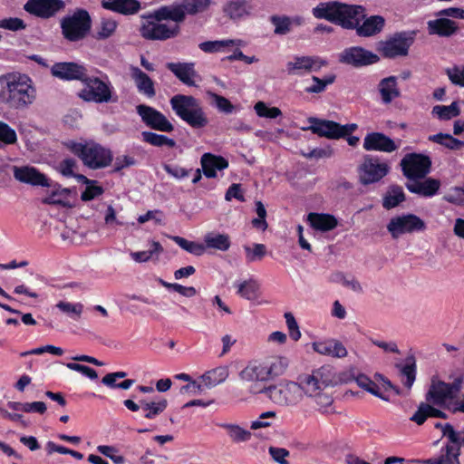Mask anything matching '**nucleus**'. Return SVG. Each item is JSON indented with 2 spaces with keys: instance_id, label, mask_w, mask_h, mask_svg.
<instances>
[{
  "instance_id": "nucleus-27",
  "label": "nucleus",
  "mask_w": 464,
  "mask_h": 464,
  "mask_svg": "<svg viewBox=\"0 0 464 464\" xmlns=\"http://www.w3.org/2000/svg\"><path fill=\"white\" fill-rule=\"evenodd\" d=\"M101 5L103 9L123 15L135 14L141 8L138 0H102Z\"/></svg>"
},
{
  "instance_id": "nucleus-37",
  "label": "nucleus",
  "mask_w": 464,
  "mask_h": 464,
  "mask_svg": "<svg viewBox=\"0 0 464 464\" xmlns=\"http://www.w3.org/2000/svg\"><path fill=\"white\" fill-rule=\"evenodd\" d=\"M302 18L295 17L292 19L287 15L274 14L270 16V22L275 26L274 33L278 35H285L292 30L293 23L301 24Z\"/></svg>"
},
{
  "instance_id": "nucleus-34",
  "label": "nucleus",
  "mask_w": 464,
  "mask_h": 464,
  "mask_svg": "<svg viewBox=\"0 0 464 464\" xmlns=\"http://www.w3.org/2000/svg\"><path fill=\"white\" fill-rule=\"evenodd\" d=\"M51 188H53L52 192L43 199L44 204L48 205H58L64 208L71 207L68 200V197L71 193V189L67 188H62L60 184L54 183Z\"/></svg>"
},
{
  "instance_id": "nucleus-54",
  "label": "nucleus",
  "mask_w": 464,
  "mask_h": 464,
  "mask_svg": "<svg viewBox=\"0 0 464 464\" xmlns=\"http://www.w3.org/2000/svg\"><path fill=\"white\" fill-rule=\"evenodd\" d=\"M56 307L74 320L80 319L83 311V304L81 303L60 301L56 304Z\"/></svg>"
},
{
  "instance_id": "nucleus-25",
  "label": "nucleus",
  "mask_w": 464,
  "mask_h": 464,
  "mask_svg": "<svg viewBox=\"0 0 464 464\" xmlns=\"http://www.w3.org/2000/svg\"><path fill=\"white\" fill-rule=\"evenodd\" d=\"M313 349L319 354L334 358H344L348 353L345 346L336 339L314 342Z\"/></svg>"
},
{
  "instance_id": "nucleus-62",
  "label": "nucleus",
  "mask_w": 464,
  "mask_h": 464,
  "mask_svg": "<svg viewBox=\"0 0 464 464\" xmlns=\"http://www.w3.org/2000/svg\"><path fill=\"white\" fill-rule=\"evenodd\" d=\"M0 140L7 145L14 144L17 141L15 130L2 121H0Z\"/></svg>"
},
{
  "instance_id": "nucleus-23",
  "label": "nucleus",
  "mask_w": 464,
  "mask_h": 464,
  "mask_svg": "<svg viewBox=\"0 0 464 464\" xmlns=\"http://www.w3.org/2000/svg\"><path fill=\"white\" fill-rule=\"evenodd\" d=\"M363 149L368 151L378 150L392 152L397 149V146L395 142L385 134L381 132H371L364 138Z\"/></svg>"
},
{
  "instance_id": "nucleus-20",
  "label": "nucleus",
  "mask_w": 464,
  "mask_h": 464,
  "mask_svg": "<svg viewBox=\"0 0 464 464\" xmlns=\"http://www.w3.org/2000/svg\"><path fill=\"white\" fill-rule=\"evenodd\" d=\"M14 177L16 180L31 186L45 188L53 186V181L47 176L32 166L14 167Z\"/></svg>"
},
{
  "instance_id": "nucleus-44",
  "label": "nucleus",
  "mask_w": 464,
  "mask_h": 464,
  "mask_svg": "<svg viewBox=\"0 0 464 464\" xmlns=\"http://www.w3.org/2000/svg\"><path fill=\"white\" fill-rule=\"evenodd\" d=\"M265 363L269 375V380L282 375L288 366L287 360L284 357H272L266 360Z\"/></svg>"
},
{
  "instance_id": "nucleus-45",
  "label": "nucleus",
  "mask_w": 464,
  "mask_h": 464,
  "mask_svg": "<svg viewBox=\"0 0 464 464\" xmlns=\"http://www.w3.org/2000/svg\"><path fill=\"white\" fill-rule=\"evenodd\" d=\"M141 136L143 141L155 147L167 146L169 148H174L176 146V141L173 139H170L162 134H158L151 131H142Z\"/></svg>"
},
{
  "instance_id": "nucleus-39",
  "label": "nucleus",
  "mask_w": 464,
  "mask_h": 464,
  "mask_svg": "<svg viewBox=\"0 0 464 464\" xmlns=\"http://www.w3.org/2000/svg\"><path fill=\"white\" fill-rule=\"evenodd\" d=\"M218 426L227 430V436L235 443L248 441L252 437L250 430H246L237 424L220 423Z\"/></svg>"
},
{
  "instance_id": "nucleus-22",
  "label": "nucleus",
  "mask_w": 464,
  "mask_h": 464,
  "mask_svg": "<svg viewBox=\"0 0 464 464\" xmlns=\"http://www.w3.org/2000/svg\"><path fill=\"white\" fill-rule=\"evenodd\" d=\"M459 28L457 22L444 16H437L436 19L427 22V30L430 35L450 37L457 34Z\"/></svg>"
},
{
  "instance_id": "nucleus-35",
  "label": "nucleus",
  "mask_w": 464,
  "mask_h": 464,
  "mask_svg": "<svg viewBox=\"0 0 464 464\" xmlns=\"http://www.w3.org/2000/svg\"><path fill=\"white\" fill-rule=\"evenodd\" d=\"M228 377V369L226 366H219L206 372L200 376L206 388H213L226 381Z\"/></svg>"
},
{
  "instance_id": "nucleus-32",
  "label": "nucleus",
  "mask_w": 464,
  "mask_h": 464,
  "mask_svg": "<svg viewBox=\"0 0 464 464\" xmlns=\"http://www.w3.org/2000/svg\"><path fill=\"white\" fill-rule=\"evenodd\" d=\"M240 378L247 382H265L269 380L266 366L264 362H253L247 364L241 372Z\"/></svg>"
},
{
  "instance_id": "nucleus-9",
  "label": "nucleus",
  "mask_w": 464,
  "mask_h": 464,
  "mask_svg": "<svg viewBox=\"0 0 464 464\" xmlns=\"http://www.w3.org/2000/svg\"><path fill=\"white\" fill-rule=\"evenodd\" d=\"M311 123L309 127L303 128L304 130H311L314 134L319 137H325L327 139L337 140L340 138H346L357 129L355 123L341 125L338 122L329 120H321L315 117L308 118Z\"/></svg>"
},
{
  "instance_id": "nucleus-58",
  "label": "nucleus",
  "mask_w": 464,
  "mask_h": 464,
  "mask_svg": "<svg viewBox=\"0 0 464 464\" xmlns=\"http://www.w3.org/2000/svg\"><path fill=\"white\" fill-rule=\"evenodd\" d=\"M117 26L118 24L115 20L102 18L101 21L100 29L97 32V39L104 40L109 38L114 34Z\"/></svg>"
},
{
  "instance_id": "nucleus-21",
  "label": "nucleus",
  "mask_w": 464,
  "mask_h": 464,
  "mask_svg": "<svg viewBox=\"0 0 464 464\" xmlns=\"http://www.w3.org/2000/svg\"><path fill=\"white\" fill-rule=\"evenodd\" d=\"M223 12L233 21H240L256 14L253 0H230L223 6Z\"/></svg>"
},
{
  "instance_id": "nucleus-36",
  "label": "nucleus",
  "mask_w": 464,
  "mask_h": 464,
  "mask_svg": "<svg viewBox=\"0 0 464 464\" xmlns=\"http://www.w3.org/2000/svg\"><path fill=\"white\" fill-rule=\"evenodd\" d=\"M206 248H212L222 252L227 251L231 246L230 237L227 234L208 233L204 237Z\"/></svg>"
},
{
  "instance_id": "nucleus-10",
  "label": "nucleus",
  "mask_w": 464,
  "mask_h": 464,
  "mask_svg": "<svg viewBox=\"0 0 464 464\" xmlns=\"http://www.w3.org/2000/svg\"><path fill=\"white\" fill-rule=\"evenodd\" d=\"M261 392L266 394L271 401L279 405H295L303 398L298 382H289L279 386H269L264 388Z\"/></svg>"
},
{
  "instance_id": "nucleus-8",
  "label": "nucleus",
  "mask_w": 464,
  "mask_h": 464,
  "mask_svg": "<svg viewBox=\"0 0 464 464\" xmlns=\"http://www.w3.org/2000/svg\"><path fill=\"white\" fill-rule=\"evenodd\" d=\"M416 34V31L397 32L385 41L379 42L377 51L382 57L389 59L406 56L414 43Z\"/></svg>"
},
{
  "instance_id": "nucleus-40",
  "label": "nucleus",
  "mask_w": 464,
  "mask_h": 464,
  "mask_svg": "<svg viewBox=\"0 0 464 464\" xmlns=\"http://www.w3.org/2000/svg\"><path fill=\"white\" fill-rule=\"evenodd\" d=\"M405 200L403 189L399 185H391L387 194L383 198L382 206L386 209H392Z\"/></svg>"
},
{
  "instance_id": "nucleus-12",
  "label": "nucleus",
  "mask_w": 464,
  "mask_h": 464,
  "mask_svg": "<svg viewBox=\"0 0 464 464\" xmlns=\"http://www.w3.org/2000/svg\"><path fill=\"white\" fill-rule=\"evenodd\" d=\"M460 390V381L447 383L442 381L432 380L425 399L428 402L444 406L448 400H453Z\"/></svg>"
},
{
  "instance_id": "nucleus-59",
  "label": "nucleus",
  "mask_w": 464,
  "mask_h": 464,
  "mask_svg": "<svg viewBox=\"0 0 464 464\" xmlns=\"http://www.w3.org/2000/svg\"><path fill=\"white\" fill-rule=\"evenodd\" d=\"M75 169H77V162L72 158L63 159L56 166V170L65 178H72Z\"/></svg>"
},
{
  "instance_id": "nucleus-15",
  "label": "nucleus",
  "mask_w": 464,
  "mask_h": 464,
  "mask_svg": "<svg viewBox=\"0 0 464 464\" xmlns=\"http://www.w3.org/2000/svg\"><path fill=\"white\" fill-rule=\"evenodd\" d=\"M136 111L142 122L150 129L161 132H171L174 130L173 124L161 111L155 108L146 104H140L136 107Z\"/></svg>"
},
{
  "instance_id": "nucleus-50",
  "label": "nucleus",
  "mask_w": 464,
  "mask_h": 464,
  "mask_svg": "<svg viewBox=\"0 0 464 464\" xmlns=\"http://www.w3.org/2000/svg\"><path fill=\"white\" fill-rule=\"evenodd\" d=\"M336 76L334 74H328L323 79L313 76L312 81L314 84L304 89L307 93H320L324 92L326 87L334 82Z\"/></svg>"
},
{
  "instance_id": "nucleus-63",
  "label": "nucleus",
  "mask_w": 464,
  "mask_h": 464,
  "mask_svg": "<svg viewBox=\"0 0 464 464\" xmlns=\"http://www.w3.org/2000/svg\"><path fill=\"white\" fill-rule=\"evenodd\" d=\"M0 28L6 29L9 31H20L26 28L24 21L18 17H9L0 20Z\"/></svg>"
},
{
  "instance_id": "nucleus-42",
  "label": "nucleus",
  "mask_w": 464,
  "mask_h": 464,
  "mask_svg": "<svg viewBox=\"0 0 464 464\" xmlns=\"http://www.w3.org/2000/svg\"><path fill=\"white\" fill-rule=\"evenodd\" d=\"M429 140L442 145L447 149L453 150H459L464 147V141L454 138L450 134H446L442 132L430 135L429 137Z\"/></svg>"
},
{
  "instance_id": "nucleus-55",
  "label": "nucleus",
  "mask_w": 464,
  "mask_h": 464,
  "mask_svg": "<svg viewBox=\"0 0 464 464\" xmlns=\"http://www.w3.org/2000/svg\"><path fill=\"white\" fill-rule=\"evenodd\" d=\"M255 111L258 117L266 119H276L282 115V111L277 107H268L264 102H257L254 106Z\"/></svg>"
},
{
  "instance_id": "nucleus-2",
  "label": "nucleus",
  "mask_w": 464,
  "mask_h": 464,
  "mask_svg": "<svg viewBox=\"0 0 464 464\" xmlns=\"http://www.w3.org/2000/svg\"><path fill=\"white\" fill-rule=\"evenodd\" d=\"M317 19H324L346 30H355L360 37H372L380 34L385 26L383 16L375 14L366 17V9L360 5H349L339 1L319 3L312 10Z\"/></svg>"
},
{
  "instance_id": "nucleus-16",
  "label": "nucleus",
  "mask_w": 464,
  "mask_h": 464,
  "mask_svg": "<svg viewBox=\"0 0 464 464\" xmlns=\"http://www.w3.org/2000/svg\"><path fill=\"white\" fill-rule=\"evenodd\" d=\"M64 7L63 0H27L24 5L26 13L41 19L54 17Z\"/></svg>"
},
{
  "instance_id": "nucleus-57",
  "label": "nucleus",
  "mask_w": 464,
  "mask_h": 464,
  "mask_svg": "<svg viewBox=\"0 0 464 464\" xmlns=\"http://www.w3.org/2000/svg\"><path fill=\"white\" fill-rule=\"evenodd\" d=\"M312 374L317 379L323 390L333 384V374L329 367L322 366L313 371Z\"/></svg>"
},
{
  "instance_id": "nucleus-4",
  "label": "nucleus",
  "mask_w": 464,
  "mask_h": 464,
  "mask_svg": "<svg viewBox=\"0 0 464 464\" xmlns=\"http://www.w3.org/2000/svg\"><path fill=\"white\" fill-rule=\"evenodd\" d=\"M172 111L187 124L194 129L208 125V117L200 102L192 95L176 94L169 100Z\"/></svg>"
},
{
  "instance_id": "nucleus-29",
  "label": "nucleus",
  "mask_w": 464,
  "mask_h": 464,
  "mask_svg": "<svg viewBox=\"0 0 464 464\" xmlns=\"http://www.w3.org/2000/svg\"><path fill=\"white\" fill-rule=\"evenodd\" d=\"M130 76L135 82L138 92L148 98L156 95L155 84L152 79L139 67H130Z\"/></svg>"
},
{
  "instance_id": "nucleus-43",
  "label": "nucleus",
  "mask_w": 464,
  "mask_h": 464,
  "mask_svg": "<svg viewBox=\"0 0 464 464\" xmlns=\"http://www.w3.org/2000/svg\"><path fill=\"white\" fill-rule=\"evenodd\" d=\"M298 384L300 385L302 394L304 393L309 397H313L319 391H323L319 382L313 374H302L298 377Z\"/></svg>"
},
{
  "instance_id": "nucleus-17",
  "label": "nucleus",
  "mask_w": 464,
  "mask_h": 464,
  "mask_svg": "<svg viewBox=\"0 0 464 464\" xmlns=\"http://www.w3.org/2000/svg\"><path fill=\"white\" fill-rule=\"evenodd\" d=\"M327 62L319 56H295L293 61L286 63L289 75H304L312 72H318L325 66Z\"/></svg>"
},
{
  "instance_id": "nucleus-30",
  "label": "nucleus",
  "mask_w": 464,
  "mask_h": 464,
  "mask_svg": "<svg viewBox=\"0 0 464 464\" xmlns=\"http://www.w3.org/2000/svg\"><path fill=\"white\" fill-rule=\"evenodd\" d=\"M307 222L314 230L321 232L331 231L338 225L337 218L327 213L311 212L307 215Z\"/></svg>"
},
{
  "instance_id": "nucleus-51",
  "label": "nucleus",
  "mask_w": 464,
  "mask_h": 464,
  "mask_svg": "<svg viewBox=\"0 0 464 464\" xmlns=\"http://www.w3.org/2000/svg\"><path fill=\"white\" fill-rule=\"evenodd\" d=\"M233 40H216V41H206L198 44V48L207 53H218L224 50V48L234 45Z\"/></svg>"
},
{
  "instance_id": "nucleus-38",
  "label": "nucleus",
  "mask_w": 464,
  "mask_h": 464,
  "mask_svg": "<svg viewBox=\"0 0 464 464\" xmlns=\"http://www.w3.org/2000/svg\"><path fill=\"white\" fill-rule=\"evenodd\" d=\"M436 429H440L444 437H446L449 442L446 446H456L461 450L464 446V431L458 432L454 430L450 423L442 424L438 422L435 424Z\"/></svg>"
},
{
  "instance_id": "nucleus-48",
  "label": "nucleus",
  "mask_w": 464,
  "mask_h": 464,
  "mask_svg": "<svg viewBox=\"0 0 464 464\" xmlns=\"http://www.w3.org/2000/svg\"><path fill=\"white\" fill-rule=\"evenodd\" d=\"M432 114L436 115L439 119L447 121L460 114L458 102H453L450 105H436L432 108Z\"/></svg>"
},
{
  "instance_id": "nucleus-33",
  "label": "nucleus",
  "mask_w": 464,
  "mask_h": 464,
  "mask_svg": "<svg viewBox=\"0 0 464 464\" xmlns=\"http://www.w3.org/2000/svg\"><path fill=\"white\" fill-rule=\"evenodd\" d=\"M396 367L400 371V374L405 380L402 383L408 389H411L415 382L417 373L416 359L413 354L408 355L403 363H397Z\"/></svg>"
},
{
  "instance_id": "nucleus-11",
  "label": "nucleus",
  "mask_w": 464,
  "mask_h": 464,
  "mask_svg": "<svg viewBox=\"0 0 464 464\" xmlns=\"http://www.w3.org/2000/svg\"><path fill=\"white\" fill-rule=\"evenodd\" d=\"M401 166L408 179H423L430 172L431 160L421 153H408L401 160Z\"/></svg>"
},
{
  "instance_id": "nucleus-52",
  "label": "nucleus",
  "mask_w": 464,
  "mask_h": 464,
  "mask_svg": "<svg viewBox=\"0 0 464 464\" xmlns=\"http://www.w3.org/2000/svg\"><path fill=\"white\" fill-rule=\"evenodd\" d=\"M244 250L247 263L261 261L266 255V246L260 243L253 244L252 247L244 246Z\"/></svg>"
},
{
  "instance_id": "nucleus-7",
  "label": "nucleus",
  "mask_w": 464,
  "mask_h": 464,
  "mask_svg": "<svg viewBox=\"0 0 464 464\" xmlns=\"http://www.w3.org/2000/svg\"><path fill=\"white\" fill-rule=\"evenodd\" d=\"M62 34L68 42L75 43L87 37L92 29L89 12L77 8L72 14L65 15L60 22Z\"/></svg>"
},
{
  "instance_id": "nucleus-13",
  "label": "nucleus",
  "mask_w": 464,
  "mask_h": 464,
  "mask_svg": "<svg viewBox=\"0 0 464 464\" xmlns=\"http://www.w3.org/2000/svg\"><path fill=\"white\" fill-rule=\"evenodd\" d=\"M390 170L385 162H380L378 158L367 155L358 168L359 180L362 185H370L380 181Z\"/></svg>"
},
{
  "instance_id": "nucleus-46",
  "label": "nucleus",
  "mask_w": 464,
  "mask_h": 464,
  "mask_svg": "<svg viewBox=\"0 0 464 464\" xmlns=\"http://www.w3.org/2000/svg\"><path fill=\"white\" fill-rule=\"evenodd\" d=\"M355 381L360 388L365 390L366 392L383 401H389V399L385 397L381 392L380 386L372 380H371L367 375L359 374L356 377Z\"/></svg>"
},
{
  "instance_id": "nucleus-18",
  "label": "nucleus",
  "mask_w": 464,
  "mask_h": 464,
  "mask_svg": "<svg viewBox=\"0 0 464 464\" xmlns=\"http://www.w3.org/2000/svg\"><path fill=\"white\" fill-rule=\"evenodd\" d=\"M340 62L354 67H362L376 63L379 56L371 51L360 46L344 49L340 54Z\"/></svg>"
},
{
  "instance_id": "nucleus-41",
  "label": "nucleus",
  "mask_w": 464,
  "mask_h": 464,
  "mask_svg": "<svg viewBox=\"0 0 464 464\" xmlns=\"http://www.w3.org/2000/svg\"><path fill=\"white\" fill-rule=\"evenodd\" d=\"M140 407L143 411V417L149 420H153L160 413H162L168 407V401L162 399L159 401H140Z\"/></svg>"
},
{
  "instance_id": "nucleus-60",
  "label": "nucleus",
  "mask_w": 464,
  "mask_h": 464,
  "mask_svg": "<svg viewBox=\"0 0 464 464\" xmlns=\"http://www.w3.org/2000/svg\"><path fill=\"white\" fill-rule=\"evenodd\" d=\"M429 407L430 402H420L415 413L410 418V420L415 422L417 425L424 424L428 418H430Z\"/></svg>"
},
{
  "instance_id": "nucleus-1",
  "label": "nucleus",
  "mask_w": 464,
  "mask_h": 464,
  "mask_svg": "<svg viewBox=\"0 0 464 464\" xmlns=\"http://www.w3.org/2000/svg\"><path fill=\"white\" fill-rule=\"evenodd\" d=\"M211 0H182L161 5L144 14L146 19L140 28L142 38L150 41H167L176 38L181 32L180 24L187 14L195 15L206 11Z\"/></svg>"
},
{
  "instance_id": "nucleus-61",
  "label": "nucleus",
  "mask_w": 464,
  "mask_h": 464,
  "mask_svg": "<svg viewBox=\"0 0 464 464\" xmlns=\"http://www.w3.org/2000/svg\"><path fill=\"white\" fill-rule=\"evenodd\" d=\"M443 200L456 206H464V188L454 187L443 196Z\"/></svg>"
},
{
  "instance_id": "nucleus-5",
  "label": "nucleus",
  "mask_w": 464,
  "mask_h": 464,
  "mask_svg": "<svg viewBox=\"0 0 464 464\" xmlns=\"http://www.w3.org/2000/svg\"><path fill=\"white\" fill-rule=\"evenodd\" d=\"M0 97L11 108H24L35 99V90L31 85L28 76H13L2 91Z\"/></svg>"
},
{
  "instance_id": "nucleus-19",
  "label": "nucleus",
  "mask_w": 464,
  "mask_h": 464,
  "mask_svg": "<svg viewBox=\"0 0 464 464\" xmlns=\"http://www.w3.org/2000/svg\"><path fill=\"white\" fill-rule=\"evenodd\" d=\"M87 72L86 67L73 62L55 63L51 68L52 75L63 81L82 82Z\"/></svg>"
},
{
  "instance_id": "nucleus-56",
  "label": "nucleus",
  "mask_w": 464,
  "mask_h": 464,
  "mask_svg": "<svg viewBox=\"0 0 464 464\" xmlns=\"http://www.w3.org/2000/svg\"><path fill=\"white\" fill-rule=\"evenodd\" d=\"M258 285L253 280L244 281L237 285V294L247 300H253L257 295Z\"/></svg>"
},
{
  "instance_id": "nucleus-47",
  "label": "nucleus",
  "mask_w": 464,
  "mask_h": 464,
  "mask_svg": "<svg viewBox=\"0 0 464 464\" xmlns=\"http://www.w3.org/2000/svg\"><path fill=\"white\" fill-rule=\"evenodd\" d=\"M162 252L163 246L158 241H151L149 250L133 252L130 255L133 260L139 263H142L152 259L154 256L158 257L159 255Z\"/></svg>"
},
{
  "instance_id": "nucleus-26",
  "label": "nucleus",
  "mask_w": 464,
  "mask_h": 464,
  "mask_svg": "<svg viewBox=\"0 0 464 464\" xmlns=\"http://www.w3.org/2000/svg\"><path fill=\"white\" fill-rule=\"evenodd\" d=\"M167 68L187 86H197L194 78L198 75L194 63H169Z\"/></svg>"
},
{
  "instance_id": "nucleus-6",
  "label": "nucleus",
  "mask_w": 464,
  "mask_h": 464,
  "mask_svg": "<svg viewBox=\"0 0 464 464\" xmlns=\"http://www.w3.org/2000/svg\"><path fill=\"white\" fill-rule=\"evenodd\" d=\"M82 82L83 88L80 90L78 96L82 101L94 103H109L118 101V96L114 93L110 81H103L97 76H90L87 72Z\"/></svg>"
},
{
  "instance_id": "nucleus-53",
  "label": "nucleus",
  "mask_w": 464,
  "mask_h": 464,
  "mask_svg": "<svg viewBox=\"0 0 464 464\" xmlns=\"http://www.w3.org/2000/svg\"><path fill=\"white\" fill-rule=\"evenodd\" d=\"M441 451H444V453L438 458L437 464H460L459 460L460 450L459 447L445 446Z\"/></svg>"
},
{
  "instance_id": "nucleus-3",
  "label": "nucleus",
  "mask_w": 464,
  "mask_h": 464,
  "mask_svg": "<svg viewBox=\"0 0 464 464\" xmlns=\"http://www.w3.org/2000/svg\"><path fill=\"white\" fill-rule=\"evenodd\" d=\"M63 144L82 162L83 166L90 169H105L113 161L111 150L92 140L84 142L71 140Z\"/></svg>"
},
{
  "instance_id": "nucleus-49",
  "label": "nucleus",
  "mask_w": 464,
  "mask_h": 464,
  "mask_svg": "<svg viewBox=\"0 0 464 464\" xmlns=\"http://www.w3.org/2000/svg\"><path fill=\"white\" fill-rule=\"evenodd\" d=\"M172 239L179 246L190 254L200 256L205 253V245L203 244L189 241L179 236L173 237Z\"/></svg>"
},
{
  "instance_id": "nucleus-24",
  "label": "nucleus",
  "mask_w": 464,
  "mask_h": 464,
  "mask_svg": "<svg viewBox=\"0 0 464 464\" xmlns=\"http://www.w3.org/2000/svg\"><path fill=\"white\" fill-rule=\"evenodd\" d=\"M200 164L204 175L208 179L216 178L218 170H224L229 165L226 158L210 152L204 153L201 156Z\"/></svg>"
},
{
  "instance_id": "nucleus-31",
  "label": "nucleus",
  "mask_w": 464,
  "mask_h": 464,
  "mask_svg": "<svg viewBox=\"0 0 464 464\" xmlns=\"http://www.w3.org/2000/svg\"><path fill=\"white\" fill-rule=\"evenodd\" d=\"M378 90L384 104L391 103L394 99L401 96L396 76H389L380 81Z\"/></svg>"
},
{
  "instance_id": "nucleus-14",
  "label": "nucleus",
  "mask_w": 464,
  "mask_h": 464,
  "mask_svg": "<svg viewBox=\"0 0 464 464\" xmlns=\"http://www.w3.org/2000/svg\"><path fill=\"white\" fill-rule=\"evenodd\" d=\"M387 229L393 238L406 233L423 231L425 222L414 214H405L392 218L387 225Z\"/></svg>"
},
{
  "instance_id": "nucleus-64",
  "label": "nucleus",
  "mask_w": 464,
  "mask_h": 464,
  "mask_svg": "<svg viewBox=\"0 0 464 464\" xmlns=\"http://www.w3.org/2000/svg\"><path fill=\"white\" fill-rule=\"evenodd\" d=\"M446 73L453 84L464 87V66L454 65L452 68H448Z\"/></svg>"
},
{
  "instance_id": "nucleus-28",
  "label": "nucleus",
  "mask_w": 464,
  "mask_h": 464,
  "mask_svg": "<svg viewBox=\"0 0 464 464\" xmlns=\"http://www.w3.org/2000/svg\"><path fill=\"white\" fill-rule=\"evenodd\" d=\"M405 187L411 193L431 198L439 192L440 181L432 178H428L424 181L413 179L412 182H407Z\"/></svg>"
}]
</instances>
